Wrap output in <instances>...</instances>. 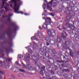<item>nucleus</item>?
Masks as SVG:
<instances>
[{
	"label": "nucleus",
	"mask_w": 79,
	"mask_h": 79,
	"mask_svg": "<svg viewBox=\"0 0 79 79\" xmlns=\"http://www.w3.org/2000/svg\"><path fill=\"white\" fill-rule=\"evenodd\" d=\"M49 72L52 74V75H53L54 74V72L52 70H49Z\"/></svg>",
	"instance_id": "nucleus-27"
},
{
	"label": "nucleus",
	"mask_w": 79,
	"mask_h": 79,
	"mask_svg": "<svg viewBox=\"0 0 79 79\" xmlns=\"http://www.w3.org/2000/svg\"><path fill=\"white\" fill-rule=\"evenodd\" d=\"M65 54L66 55V56H69V54L67 52H66L65 53Z\"/></svg>",
	"instance_id": "nucleus-43"
},
{
	"label": "nucleus",
	"mask_w": 79,
	"mask_h": 79,
	"mask_svg": "<svg viewBox=\"0 0 79 79\" xmlns=\"http://www.w3.org/2000/svg\"><path fill=\"white\" fill-rule=\"evenodd\" d=\"M46 44L47 46H48L49 45V43L47 42H46Z\"/></svg>",
	"instance_id": "nucleus-44"
},
{
	"label": "nucleus",
	"mask_w": 79,
	"mask_h": 79,
	"mask_svg": "<svg viewBox=\"0 0 79 79\" xmlns=\"http://www.w3.org/2000/svg\"><path fill=\"white\" fill-rule=\"evenodd\" d=\"M19 76H20V77H23V74H20Z\"/></svg>",
	"instance_id": "nucleus-40"
},
{
	"label": "nucleus",
	"mask_w": 79,
	"mask_h": 79,
	"mask_svg": "<svg viewBox=\"0 0 79 79\" xmlns=\"http://www.w3.org/2000/svg\"><path fill=\"white\" fill-rule=\"evenodd\" d=\"M79 52H78V54L79 55Z\"/></svg>",
	"instance_id": "nucleus-64"
},
{
	"label": "nucleus",
	"mask_w": 79,
	"mask_h": 79,
	"mask_svg": "<svg viewBox=\"0 0 79 79\" xmlns=\"http://www.w3.org/2000/svg\"><path fill=\"white\" fill-rule=\"evenodd\" d=\"M36 61H39V59H36Z\"/></svg>",
	"instance_id": "nucleus-57"
},
{
	"label": "nucleus",
	"mask_w": 79,
	"mask_h": 79,
	"mask_svg": "<svg viewBox=\"0 0 79 79\" xmlns=\"http://www.w3.org/2000/svg\"><path fill=\"white\" fill-rule=\"evenodd\" d=\"M2 1V8H3L4 7V5H5V1H7V0H1Z\"/></svg>",
	"instance_id": "nucleus-14"
},
{
	"label": "nucleus",
	"mask_w": 79,
	"mask_h": 79,
	"mask_svg": "<svg viewBox=\"0 0 79 79\" xmlns=\"http://www.w3.org/2000/svg\"><path fill=\"white\" fill-rule=\"evenodd\" d=\"M11 60H12V59H10V58H8L7 59H6V61H11Z\"/></svg>",
	"instance_id": "nucleus-31"
},
{
	"label": "nucleus",
	"mask_w": 79,
	"mask_h": 79,
	"mask_svg": "<svg viewBox=\"0 0 79 79\" xmlns=\"http://www.w3.org/2000/svg\"><path fill=\"white\" fill-rule=\"evenodd\" d=\"M11 77H12V78H13V79L15 78V76H14L13 75H11Z\"/></svg>",
	"instance_id": "nucleus-41"
},
{
	"label": "nucleus",
	"mask_w": 79,
	"mask_h": 79,
	"mask_svg": "<svg viewBox=\"0 0 79 79\" xmlns=\"http://www.w3.org/2000/svg\"><path fill=\"white\" fill-rule=\"evenodd\" d=\"M12 15H8L4 16V15L3 16V18H5V17H7L8 18V21H11V19L10 18V16H12Z\"/></svg>",
	"instance_id": "nucleus-8"
},
{
	"label": "nucleus",
	"mask_w": 79,
	"mask_h": 79,
	"mask_svg": "<svg viewBox=\"0 0 79 79\" xmlns=\"http://www.w3.org/2000/svg\"><path fill=\"white\" fill-rule=\"evenodd\" d=\"M3 77H2V76H0V78H1V79H2Z\"/></svg>",
	"instance_id": "nucleus-51"
},
{
	"label": "nucleus",
	"mask_w": 79,
	"mask_h": 79,
	"mask_svg": "<svg viewBox=\"0 0 79 79\" xmlns=\"http://www.w3.org/2000/svg\"><path fill=\"white\" fill-rule=\"evenodd\" d=\"M64 29H66V28L64 27Z\"/></svg>",
	"instance_id": "nucleus-60"
},
{
	"label": "nucleus",
	"mask_w": 79,
	"mask_h": 79,
	"mask_svg": "<svg viewBox=\"0 0 79 79\" xmlns=\"http://www.w3.org/2000/svg\"><path fill=\"white\" fill-rule=\"evenodd\" d=\"M77 31L78 32H79V29H77Z\"/></svg>",
	"instance_id": "nucleus-50"
},
{
	"label": "nucleus",
	"mask_w": 79,
	"mask_h": 79,
	"mask_svg": "<svg viewBox=\"0 0 79 79\" xmlns=\"http://www.w3.org/2000/svg\"><path fill=\"white\" fill-rule=\"evenodd\" d=\"M19 71L22 73H25V70L23 69H20Z\"/></svg>",
	"instance_id": "nucleus-23"
},
{
	"label": "nucleus",
	"mask_w": 79,
	"mask_h": 79,
	"mask_svg": "<svg viewBox=\"0 0 79 79\" xmlns=\"http://www.w3.org/2000/svg\"><path fill=\"white\" fill-rule=\"evenodd\" d=\"M61 37L64 40H66V36L64 35V33H62Z\"/></svg>",
	"instance_id": "nucleus-10"
},
{
	"label": "nucleus",
	"mask_w": 79,
	"mask_h": 79,
	"mask_svg": "<svg viewBox=\"0 0 79 79\" xmlns=\"http://www.w3.org/2000/svg\"><path fill=\"white\" fill-rule=\"evenodd\" d=\"M28 51L29 52H30V53L31 54H32V50H31V49H29L28 50Z\"/></svg>",
	"instance_id": "nucleus-28"
},
{
	"label": "nucleus",
	"mask_w": 79,
	"mask_h": 79,
	"mask_svg": "<svg viewBox=\"0 0 79 79\" xmlns=\"http://www.w3.org/2000/svg\"><path fill=\"white\" fill-rule=\"evenodd\" d=\"M68 61H65V63H68Z\"/></svg>",
	"instance_id": "nucleus-59"
},
{
	"label": "nucleus",
	"mask_w": 79,
	"mask_h": 79,
	"mask_svg": "<svg viewBox=\"0 0 79 79\" xmlns=\"http://www.w3.org/2000/svg\"><path fill=\"white\" fill-rule=\"evenodd\" d=\"M58 29L60 30V31H61V29L60 28L58 27Z\"/></svg>",
	"instance_id": "nucleus-47"
},
{
	"label": "nucleus",
	"mask_w": 79,
	"mask_h": 79,
	"mask_svg": "<svg viewBox=\"0 0 79 79\" xmlns=\"http://www.w3.org/2000/svg\"><path fill=\"white\" fill-rule=\"evenodd\" d=\"M40 73V74H41L42 76H44V72H43V70H41Z\"/></svg>",
	"instance_id": "nucleus-20"
},
{
	"label": "nucleus",
	"mask_w": 79,
	"mask_h": 79,
	"mask_svg": "<svg viewBox=\"0 0 79 79\" xmlns=\"http://www.w3.org/2000/svg\"><path fill=\"white\" fill-rule=\"evenodd\" d=\"M25 15H29V14H27V13H25L24 14Z\"/></svg>",
	"instance_id": "nucleus-45"
},
{
	"label": "nucleus",
	"mask_w": 79,
	"mask_h": 79,
	"mask_svg": "<svg viewBox=\"0 0 79 79\" xmlns=\"http://www.w3.org/2000/svg\"><path fill=\"white\" fill-rule=\"evenodd\" d=\"M6 5L7 6H9V4H6Z\"/></svg>",
	"instance_id": "nucleus-55"
},
{
	"label": "nucleus",
	"mask_w": 79,
	"mask_h": 79,
	"mask_svg": "<svg viewBox=\"0 0 79 79\" xmlns=\"http://www.w3.org/2000/svg\"><path fill=\"white\" fill-rule=\"evenodd\" d=\"M35 65L38 66L39 68H40V66H41V64L39 62L38 63L37 62H35Z\"/></svg>",
	"instance_id": "nucleus-11"
},
{
	"label": "nucleus",
	"mask_w": 79,
	"mask_h": 79,
	"mask_svg": "<svg viewBox=\"0 0 79 79\" xmlns=\"http://www.w3.org/2000/svg\"><path fill=\"white\" fill-rule=\"evenodd\" d=\"M46 40H47V41H48V42H49L51 45L54 44V43H55L54 41L51 39L50 37H47L46 38Z\"/></svg>",
	"instance_id": "nucleus-5"
},
{
	"label": "nucleus",
	"mask_w": 79,
	"mask_h": 79,
	"mask_svg": "<svg viewBox=\"0 0 79 79\" xmlns=\"http://www.w3.org/2000/svg\"><path fill=\"white\" fill-rule=\"evenodd\" d=\"M66 14L68 15H69V14H70V11L68 10L66 12Z\"/></svg>",
	"instance_id": "nucleus-22"
},
{
	"label": "nucleus",
	"mask_w": 79,
	"mask_h": 79,
	"mask_svg": "<svg viewBox=\"0 0 79 79\" xmlns=\"http://www.w3.org/2000/svg\"><path fill=\"white\" fill-rule=\"evenodd\" d=\"M41 69L42 71H44V69H45V66H43L41 68Z\"/></svg>",
	"instance_id": "nucleus-18"
},
{
	"label": "nucleus",
	"mask_w": 79,
	"mask_h": 79,
	"mask_svg": "<svg viewBox=\"0 0 79 79\" xmlns=\"http://www.w3.org/2000/svg\"><path fill=\"white\" fill-rule=\"evenodd\" d=\"M43 50H47V48H46V47L44 46L43 47Z\"/></svg>",
	"instance_id": "nucleus-35"
},
{
	"label": "nucleus",
	"mask_w": 79,
	"mask_h": 79,
	"mask_svg": "<svg viewBox=\"0 0 79 79\" xmlns=\"http://www.w3.org/2000/svg\"><path fill=\"white\" fill-rule=\"evenodd\" d=\"M39 28L40 29H42V28H40V27H39Z\"/></svg>",
	"instance_id": "nucleus-54"
},
{
	"label": "nucleus",
	"mask_w": 79,
	"mask_h": 79,
	"mask_svg": "<svg viewBox=\"0 0 79 79\" xmlns=\"http://www.w3.org/2000/svg\"><path fill=\"white\" fill-rule=\"evenodd\" d=\"M45 56H47V54H45Z\"/></svg>",
	"instance_id": "nucleus-61"
},
{
	"label": "nucleus",
	"mask_w": 79,
	"mask_h": 79,
	"mask_svg": "<svg viewBox=\"0 0 79 79\" xmlns=\"http://www.w3.org/2000/svg\"><path fill=\"white\" fill-rule=\"evenodd\" d=\"M70 50V55H71V51H72V50L71 49H69Z\"/></svg>",
	"instance_id": "nucleus-38"
},
{
	"label": "nucleus",
	"mask_w": 79,
	"mask_h": 79,
	"mask_svg": "<svg viewBox=\"0 0 79 79\" xmlns=\"http://www.w3.org/2000/svg\"><path fill=\"white\" fill-rule=\"evenodd\" d=\"M38 35L40 38H43L44 37V35L41 33L39 34Z\"/></svg>",
	"instance_id": "nucleus-17"
},
{
	"label": "nucleus",
	"mask_w": 79,
	"mask_h": 79,
	"mask_svg": "<svg viewBox=\"0 0 79 79\" xmlns=\"http://www.w3.org/2000/svg\"><path fill=\"white\" fill-rule=\"evenodd\" d=\"M23 56L22 55H19L18 56L19 58H23Z\"/></svg>",
	"instance_id": "nucleus-30"
},
{
	"label": "nucleus",
	"mask_w": 79,
	"mask_h": 79,
	"mask_svg": "<svg viewBox=\"0 0 79 79\" xmlns=\"http://www.w3.org/2000/svg\"><path fill=\"white\" fill-rule=\"evenodd\" d=\"M11 2H13L14 3L13 8L15 11L16 13H21L23 14V12L22 11L17 12L19 10V7L20 5L22 4V1L20 0H12Z\"/></svg>",
	"instance_id": "nucleus-1"
},
{
	"label": "nucleus",
	"mask_w": 79,
	"mask_h": 79,
	"mask_svg": "<svg viewBox=\"0 0 79 79\" xmlns=\"http://www.w3.org/2000/svg\"><path fill=\"white\" fill-rule=\"evenodd\" d=\"M56 6V5H54L53 6L55 7V6Z\"/></svg>",
	"instance_id": "nucleus-63"
},
{
	"label": "nucleus",
	"mask_w": 79,
	"mask_h": 79,
	"mask_svg": "<svg viewBox=\"0 0 79 79\" xmlns=\"http://www.w3.org/2000/svg\"><path fill=\"white\" fill-rule=\"evenodd\" d=\"M45 9H44V12H47V10H45Z\"/></svg>",
	"instance_id": "nucleus-53"
},
{
	"label": "nucleus",
	"mask_w": 79,
	"mask_h": 79,
	"mask_svg": "<svg viewBox=\"0 0 79 79\" xmlns=\"http://www.w3.org/2000/svg\"><path fill=\"white\" fill-rule=\"evenodd\" d=\"M10 7H11V8H13V5H12V4H11L10 5Z\"/></svg>",
	"instance_id": "nucleus-46"
},
{
	"label": "nucleus",
	"mask_w": 79,
	"mask_h": 79,
	"mask_svg": "<svg viewBox=\"0 0 79 79\" xmlns=\"http://www.w3.org/2000/svg\"><path fill=\"white\" fill-rule=\"evenodd\" d=\"M31 39L32 40H35V39L37 40V38H36L35 36H33L31 37Z\"/></svg>",
	"instance_id": "nucleus-24"
},
{
	"label": "nucleus",
	"mask_w": 79,
	"mask_h": 79,
	"mask_svg": "<svg viewBox=\"0 0 79 79\" xmlns=\"http://www.w3.org/2000/svg\"><path fill=\"white\" fill-rule=\"evenodd\" d=\"M22 65H23V66H24L25 65H24V63H22Z\"/></svg>",
	"instance_id": "nucleus-48"
},
{
	"label": "nucleus",
	"mask_w": 79,
	"mask_h": 79,
	"mask_svg": "<svg viewBox=\"0 0 79 79\" xmlns=\"http://www.w3.org/2000/svg\"><path fill=\"white\" fill-rule=\"evenodd\" d=\"M16 63L18 65H19L20 66L21 65V64H19V63H18V62H16Z\"/></svg>",
	"instance_id": "nucleus-36"
},
{
	"label": "nucleus",
	"mask_w": 79,
	"mask_h": 79,
	"mask_svg": "<svg viewBox=\"0 0 79 79\" xmlns=\"http://www.w3.org/2000/svg\"><path fill=\"white\" fill-rule=\"evenodd\" d=\"M66 26L67 27H69V28H71V26H72V24H69L68 23H66Z\"/></svg>",
	"instance_id": "nucleus-13"
},
{
	"label": "nucleus",
	"mask_w": 79,
	"mask_h": 79,
	"mask_svg": "<svg viewBox=\"0 0 79 79\" xmlns=\"http://www.w3.org/2000/svg\"><path fill=\"white\" fill-rule=\"evenodd\" d=\"M57 62H58V63H64V61H60V60H57Z\"/></svg>",
	"instance_id": "nucleus-29"
},
{
	"label": "nucleus",
	"mask_w": 79,
	"mask_h": 79,
	"mask_svg": "<svg viewBox=\"0 0 79 79\" xmlns=\"http://www.w3.org/2000/svg\"><path fill=\"white\" fill-rule=\"evenodd\" d=\"M64 33L67 36V34L66 33V32H64Z\"/></svg>",
	"instance_id": "nucleus-52"
},
{
	"label": "nucleus",
	"mask_w": 79,
	"mask_h": 79,
	"mask_svg": "<svg viewBox=\"0 0 79 79\" xmlns=\"http://www.w3.org/2000/svg\"><path fill=\"white\" fill-rule=\"evenodd\" d=\"M68 32H69V33H71V32H69V30H68Z\"/></svg>",
	"instance_id": "nucleus-58"
},
{
	"label": "nucleus",
	"mask_w": 79,
	"mask_h": 79,
	"mask_svg": "<svg viewBox=\"0 0 79 79\" xmlns=\"http://www.w3.org/2000/svg\"><path fill=\"white\" fill-rule=\"evenodd\" d=\"M0 13L3 15V14H5V11L3 10H2V9L0 8Z\"/></svg>",
	"instance_id": "nucleus-15"
},
{
	"label": "nucleus",
	"mask_w": 79,
	"mask_h": 79,
	"mask_svg": "<svg viewBox=\"0 0 79 79\" xmlns=\"http://www.w3.org/2000/svg\"><path fill=\"white\" fill-rule=\"evenodd\" d=\"M41 58L42 59V60H44V59H45L44 56H41Z\"/></svg>",
	"instance_id": "nucleus-39"
},
{
	"label": "nucleus",
	"mask_w": 79,
	"mask_h": 79,
	"mask_svg": "<svg viewBox=\"0 0 79 79\" xmlns=\"http://www.w3.org/2000/svg\"><path fill=\"white\" fill-rule=\"evenodd\" d=\"M43 6L44 10H45V6H46V4H44L43 5Z\"/></svg>",
	"instance_id": "nucleus-25"
},
{
	"label": "nucleus",
	"mask_w": 79,
	"mask_h": 79,
	"mask_svg": "<svg viewBox=\"0 0 79 79\" xmlns=\"http://www.w3.org/2000/svg\"><path fill=\"white\" fill-rule=\"evenodd\" d=\"M43 0L45 1V2H47V1L46 0Z\"/></svg>",
	"instance_id": "nucleus-56"
},
{
	"label": "nucleus",
	"mask_w": 79,
	"mask_h": 79,
	"mask_svg": "<svg viewBox=\"0 0 79 79\" xmlns=\"http://www.w3.org/2000/svg\"><path fill=\"white\" fill-rule=\"evenodd\" d=\"M48 33L49 36H51V37H52L53 38L54 37V36L56 35V33L55 31V30L53 29L52 30H48Z\"/></svg>",
	"instance_id": "nucleus-3"
},
{
	"label": "nucleus",
	"mask_w": 79,
	"mask_h": 79,
	"mask_svg": "<svg viewBox=\"0 0 79 79\" xmlns=\"http://www.w3.org/2000/svg\"><path fill=\"white\" fill-rule=\"evenodd\" d=\"M70 28L72 29H75V27L73 26V25H72V26H71V27H70Z\"/></svg>",
	"instance_id": "nucleus-26"
},
{
	"label": "nucleus",
	"mask_w": 79,
	"mask_h": 79,
	"mask_svg": "<svg viewBox=\"0 0 79 79\" xmlns=\"http://www.w3.org/2000/svg\"><path fill=\"white\" fill-rule=\"evenodd\" d=\"M46 79H51V77H50L49 75H46Z\"/></svg>",
	"instance_id": "nucleus-19"
},
{
	"label": "nucleus",
	"mask_w": 79,
	"mask_h": 79,
	"mask_svg": "<svg viewBox=\"0 0 79 79\" xmlns=\"http://www.w3.org/2000/svg\"><path fill=\"white\" fill-rule=\"evenodd\" d=\"M5 10H6V11H8V9L6 8V7H4Z\"/></svg>",
	"instance_id": "nucleus-32"
},
{
	"label": "nucleus",
	"mask_w": 79,
	"mask_h": 79,
	"mask_svg": "<svg viewBox=\"0 0 79 79\" xmlns=\"http://www.w3.org/2000/svg\"><path fill=\"white\" fill-rule=\"evenodd\" d=\"M33 45L34 46H35V47H36V46H37L36 45V43H35L34 42H33Z\"/></svg>",
	"instance_id": "nucleus-34"
},
{
	"label": "nucleus",
	"mask_w": 79,
	"mask_h": 79,
	"mask_svg": "<svg viewBox=\"0 0 79 79\" xmlns=\"http://www.w3.org/2000/svg\"><path fill=\"white\" fill-rule=\"evenodd\" d=\"M27 66H26L27 68L29 71H32V70H37V69L35 68H34L33 67L31 66L30 64H28L27 62Z\"/></svg>",
	"instance_id": "nucleus-4"
},
{
	"label": "nucleus",
	"mask_w": 79,
	"mask_h": 79,
	"mask_svg": "<svg viewBox=\"0 0 79 79\" xmlns=\"http://www.w3.org/2000/svg\"><path fill=\"white\" fill-rule=\"evenodd\" d=\"M64 70L66 72H67V71H69V70L68 69H64Z\"/></svg>",
	"instance_id": "nucleus-42"
},
{
	"label": "nucleus",
	"mask_w": 79,
	"mask_h": 79,
	"mask_svg": "<svg viewBox=\"0 0 79 79\" xmlns=\"http://www.w3.org/2000/svg\"><path fill=\"white\" fill-rule=\"evenodd\" d=\"M49 15H51V16H54V15L53 13H50L49 14Z\"/></svg>",
	"instance_id": "nucleus-33"
},
{
	"label": "nucleus",
	"mask_w": 79,
	"mask_h": 79,
	"mask_svg": "<svg viewBox=\"0 0 79 79\" xmlns=\"http://www.w3.org/2000/svg\"><path fill=\"white\" fill-rule=\"evenodd\" d=\"M33 56H34L33 58H35V57H39V54L36 53L34 56L33 55Z\"/></svg>",
	"instance_id": "nucleus-16"
},
{
	"label": "nucleus",
	"mask_w": 79,
	"mask_h": 79,
	"mask_svg": "<svg viewBox=\"0 0 79 79\" xmlns=\"http://www.w3.org/2000/svg\"><path fill=\"white\" fill-rule=\"evenodd\" d=\"M24 60L26 61H29V60H31V58H30V56H29V54H26V57H25Z\"/></svg>",
	"instance_id": "nucleus-6"
},
{
	"label": "nucleus",
	"mask_w": 79,
	"mask_h": 79,
	"mask_svg": "<svg viewBox=\"0 0 79 79\" xmlns=\"http://www.w3.org/2000/svg\"><path fill=\"white\" fill-rule=\"evenodd\" d=\"M53 0H52L49 3H48V8H47V9H51V10H52V7L50 6L49 5H51L52 4V2H53Z\"/></svg>",
	"instance_id": "nucleus-7"
},
{
	"label": "nucleus",
	"mask_w": 79,
	"mask_h": 79,
	"mask_svg": "<svg viewBox=\"0 0 79 79\" xmlns=\"http://www.w3.org/2000/svg\"><path fill=\"white\" fill-rule=\"evenodd\" d=\"M43 19L45 20V22L42 25V27L44 29H47V25H48L47 23H52V19H51L50 18V17H48L46 18L44 17L43 18Z\"/></svg>",
	"instance_id": "nucleus-2"
},
{
	"label": "nucleus",
	"mask_w": 79,
	"mask_h": 79,
	"mask_svg": "<svg viewBox=\"0 0 79 79\" xmlns=\"http://www.w3.org/2000/svg\"><path fill=\"white\" fill-rule=\"evenodd\" d=\"M71 19V16L70 15H68L66 17V19L65 20V21H67V22H69V20Z\"/></svg>",
	"instance_id": "nucleus-12"
},
{
	"label": "nucleus",
	"mask_w": 79,
	"mask_h": 79,
	"mask_svg": "<svg viewBox=\"0 0 79 79\" xmlns=\"http://www.w3.org/2000/svg\"><path fill=\"white\" fill-rule=\"evenodd\" d=\"M76 0H73L72 1V4L73 5H76Z\"/></svg>",
	"instance_id": "nucleus-21"
},
{
	"label": "nucleus",
	"mask_w": 79,
	"mask_h": 79,
	"mask_svg": "<svg viewBox=\"0 0 79 79\" xmlns=\"http://www.w3.org/2000/svg\"><path fill=\"white\" fill-rule=\"evenodd\" d=\"M64 77L67 78V77H68V75H67V74H66L65 75H64Z\"/></svg>",
	"instance_id": "nucleus-37"
},
{
	"label": "nucleus",
	"mask_w": 79,
	"mask_h": 79,
	"mask_svg": "<svg viewBox=\"0 0 79 79\" xmlns=\"http://www.w3.org/2000/svg\"><path fill=\"white\" fill-rule=\"evenodd\" d=\"M32 60H34V59H32Z\"/></svg>",
	"instance_id": "nucleus-62"
},
{
	"label": "nucleus",
	"mask_w": 79,
	"mask_h": 79,
	"mask_svg": "<svg viewBox=\"0 0 79 79\" xmlns=\"http://www.w3.org/2000/svg\"><path fill=\"white\" fill-rule=\"evenodd\" d=\"M62 41V38L60 37H57V42L59 43L61 42Z\"/></svg>",
	"instance_id": "nucleus-9"
},
{
	"label": "nucleus",
	"mask_w": 79,
	"mask_h": 79,
	"mask_svg": "<svg viewBox=\"0 0 79 79\" xmlns=\"http://www.w3.org/2000/svg\"><path fill=\"white\" fill-rule=\"evenodd\" d=\"M0 73H2V74H3V72H2V71H0Z\"/></svg>",
	"instance_id": "nucleus-49"
}]
</instances>
